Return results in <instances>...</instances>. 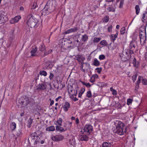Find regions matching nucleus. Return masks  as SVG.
Returning <instances> with one entry per match:
<instances>
[{
    "label": "nucleus",
    "mask_w": 147,
    "mask_h": 147,
    "mask_svg": "<svg viewBox=\"0 0 147 147\" xmlns=\"http://www.w3.org/2000/svg\"><path fill=\"white\" fill-rule=\"evenodd\" d=\"M133 66L136 68H138L139 67L140 65V63L138 61H137V60L135 58H134L133 61Z\"/></svg>",
    "instance_id": "5701e85b"
},
{
    "label": "nucleus",
    "mask_w": 147,
    "mask_h": 147,
    "mask_svg": "<svg viewBox=\"0 0 147 147\" xmlns=\"http://www.w3.org/2000/svg\"><path fill=\"white\" fill-rule=\"evenodd\" d=\"M33 122V119L30 117L28 121V123L27 124V127L30 128L32 126V124Z\"/></svg>",
    "instance_id": "c85d7f7f"
},
{
    "label": "nucleus",
    "mask_w": 147,
    "mask_h": 147,
    "mask_svg": "<svg viewBox=\"0 0 147 147\" xmlns=\"http://www.w3.org/2000/svg\"><path fill=\"white\" fill-rule=\"evenodd\" d=\"M116 33L115 34H111L109 36L111 41H113V42L115 40L116 38H117L118 36V31L116 30Z\"/></svg>",
    "instance_id": "aec40b11"
},
{
    "label": "nucleus",
    "mask_w": 147,
    "mask_h": 147,
    "mask_svg": "<svg viewBox=\"0 0 147 147\" xmlns=\"http://www.w3.org/2000/svg\"><path fill=\"white\" fill-rule=\"evenodd\" d=\"M78 139L80 141H87L89 140V137L85 134L80 135L78 136Z\"/></svg>",
    "instance_id": "ddd939ff"
},
{
    "label": "nucleus",
    "mask_w": 147,
    "mask_h": 147,
    "mask_svg": "<svg viewBox=\"0 0 147 147\" xmlns=\"http://www.w3.org/2000/svg\"><path fill=\"white\" fill-rule=\"evenodd\" d=\"M41 133L39 131H37L36 132L31 134L28 138V140H30L32 142L34 143V145H36L40 141L41 138Z\"/></svg>",
    "instance_id": "f03ea898"
},
{
    "label": "nucleus",
    "mask_w": 147,
    "mask_h": 147,
    "mask_svg": "<svg viewBox=\"0 0 147 147\" xmlns=\"http://www.w3.org/2000/svg\"><path fill=\"white\" fill-rule=\"evenodd\" d=\"M63 138V136L61 135H57L51 137L52 140L56 142L61 141Z\"/></svg>",
    "instance_id": "9b49d317"
},
{
    "label": "nucleus",
    "mask_w": 147,
    "mask_h": 147,
    "mask_svg": "<svg viewBox=\"0 0 147 147\" xmlns=\"http://www.w3.org/2000/svg\"><path fill=\"white\" fill-rule=\"evenodd\" d=\"M26 20L27 24L30 28H36L38 26V20L37 19L33 18L32 14L29 15L27 17Z\"/></svg>",
    "instance_id": "7ed1b4c3"
},
{
    "label": "nucleus",
    "mask_w": 147,
    "mask_h": 147,
    "mask_svg": "<svg viewBox=\"0 0 147 147\" xmlns=\"http://www.w3.org/2000/svg\"><path fill=\"white\" fill-rule=\"evenodd\" d=\"M75 121L76 124L77 125H78L79 123V121L78 118H76V119H75Z\"/></svg>",
    "instance_id": "680f3d73"
},
{
    "label": "nucleus",
    "mask_w": 147,
    "mask_h": 147,
    "mask_svg": "<svg viewBox=\"0 0 147 147\" xmlns=\"http://www.w3.org/2000/svg\"><path fill=\"white\" fill-rule=\"evenodd\" d=\"M111 142H104L102 144V147H110L111 146Z\"/></svg>",
    "instance_id": "7c9ffc66"
},
{
    "label": "nucleus",
    "mask_w": 147,
    "mask_h": 147,
    "mask_svg": "<svg viewBox=\"0 0 147 147\" xmlns=\"http://www.w3.org/2000/svg\"><path fill=\"white\" fill-rule=\"evenodd\" d=\"M62 98V97L61 96H59L58 97L56 98L55 99V101L57 102L59 100L60 98Z\"/></svg>",
    "instance_id": "69168bd1"
},
{
    "label": "nucleus",
    "mask_w": 147,
    "mask_h": 147,
    "mask_svg": "<svg viewBox=\"0 0 147 147\" xmlns=\"http://www.w3.org/2000/svg\"><path fill=\"white\" fill-rule=\"evenodd\" d=\"M75 59L77 60L79 62L83 61L85 59L82 55H79L76 56Z\"/></svg>",
    "instance_id": "4be33fe9"
},
{
    "label": "nucleus",
    "mask_w": 147,
    "mask_h": 147,
    "mask_svg": "<svg viewBox=\"0 0 147 147\" xmlns=\"http://www.w3.org/2000/svg\"><path fill=\"white\" fill-rule=\"evenodd\" d=\"M142 16V21L144 23L147 24V11H145L143 13Z\"/></svg>",
    "instance_id": "412c9836"
},
{
    "label": "nucleus",
    "mask_w": 147,
    "mask_h": 147,
    "mask_svg": "<svg viewBox=\"0 0 147 147\" xmlns=\"http://www.w3.org/2000/svg\"><path fill=\"white\" fill-rule=\"evenodd\" d=\"M141 82L142 83V85L144 86L147 85V80L146 79L144 78L142 76H139L138 78V80L135 83L136 88H138Z\"/></svg>",
    "instance_id": "39448f33"
},
{
    "label": "nucleus",
    "mask_w": 147,
    "mask_h": 147,
    "mask_svg": "<svg viewBox=\"0 0 147 147\" xmlns=\"http://www.w3.org/2000/svg\"><path fill=\"white\" fill-rule=\"evenodd\" d=\"M70 107V105L69 102H66L63 105V109L65 112L67 111Z\"/></svg>",
    "instance_id": "6ab92c4d"
},
{
    "label": "nucleus",
    "mask_w": 147,
    "mask_h": 147,
    "mask_svg": "<svg viewBox=\"0 0 147 147\" xmlns=\"http://www.w3.org/2000/svg\"><path fill=\"white\" fill-rule=\"evenodd\" d=\"M137 76V74H135L133 76L132 80L134 82H135Z\"/></svg>",
    "instance_id": "864d4df0"
},
{
    "label": "nucleus",
    "mask_w": 147,
    "mask_h": 147,
    "mask_svg": "<svg viewBox=\"0 0 147 147\" xmlns=\"http://www.w3.org/2000/svg\"><path fill=\"white\" fill-rule=\"evenodd\" d=\"M16 135L18 136H21L22 135V133L20 130H18L16 133Z\"/></svg>",
    "instance_id": "37998d69"
},
{
    "label": "nucleus",
    "mask_w": 147,
    "mask_h": 147,
    "mask_svg": "<svg viewBox=\"0 0 147 147\" xmlns=\"http://www.w3.org/2000/svg\"><path fill=\"white\" fill-rule=\"evenodd\" d=\"M37 87H38L37 89H39L40 90H43L46 89L47 86L46 84L41 83L38 84Z\"/></svg>",
    "instance_id": "f3484780"
},
{
    "label": "nucleus",
    "mask_w": 147,
    "mask_h": 147,
    "mask_svg": "<svg viewBox=\"0 0 147 147\" xmlns=\"http://www.w3.org/2000/svg\"><path fill=\"white\" fill-rule=\"evenodd\" d=\"M110 90L112 92V94L113 95H116L117 94V91L115 89H114L112 87H111L110 88Z\"/></svg>",
    "instance_id": "a19ab883"
},
{
    "label": "nucleus",
    "mask_w": 147,
    "mask_h": 147,
    "mask_svg": "<svg viewBox=\"0 0 147 147\" xmlns=\"http://www.w3.org/2000/svg\"><path fill=\"white\" fill-rule=\"evenodd\" d=\"M139 35H146V32L144 31H139Z\"/></svg>",
    "instance_id": "6e6d98bb"
},
{
    "label": "nucleus",
    "mask_w": 147,
    "mask_h": 147,
    "mask_svg": "<svg viewBox=\"0 0 147 147\" xmlns=\"http://www.w3.org/2000/svg\"><path fill=\"white\" fill-rule=\"evenodd\" d=\"M55 128L54 126H51L47 127L46 129V131H54L55 130Z\"/></svg>",
    "instance_id": "72a5a7b5"
},
{
    "label": "nucleus",
    "mask_w": 147,
    "mask_h": 147,
    "mask_svg": "<svg viewBox=\"0 0 147 147\" xmlns=\"http://www.w3.org/2000/svg\"><path fill=\"white\" fill-rule=\"evenodd\" d=\"M130 51L128 50H125L123 51L122 53L120 55L121 57V60L124 61H125L129 60L131 57Z\"/></svg>",
    "instance_id": "20e7f679"
},
{
    "label": "nucleus",
    "mask_w": 147,
    "mask_h": 147,
    "mask_svg": "<svg viewBox=\"0 0 147 147\" xmlns=\"http://www.w3.org/2000/svg\"><path fill=\"white\" fill-rule=\"evenodd\" d=\"M85 90V88H82L80 90L78 94V97L79 98H81L82 94L84 92Z\"/></svg>",
    "instance_id": "473e14b6"
},
{
    "label": "nucleus",
    "mask_w": 147,
    "mask_h": 147,
    "mask_svg": "<svg viewBox=\"0 0 147 147\" xmlns=\"http://www.w3.org/2000/svg\"><path fill=\"white\" fill-rule=\"evenodd\" d=\"M93 63V65L96 66H98L100 64V62L96 58L94 59Z\"/></svg>",
    "instance_id": "2f4dec72"
},
{
    "label": "nucleus",
    "mask_w": 147,
    "mask_h": 147,
    "mask_svg": "<svg viewBox=\"0 0 147 147\" xmlns=\"http://www.w3.org/2000/svg\"><path fill=\"white\" fill-rule=\"evenodd\" d=\"M71 29L68 30H67L65 32V33L66 34H69L71 32Z\"/></svg>",
    "instance_id": "0e129e2a"
},
{
    "label": "nucleus",
    "mask_w": 147,
    "mask_h": 147,
    "mask_svg": "<svg viewBox=\"0 0 147 147\" xmlns=\"http://www.w3.org/2000/svg\"><path fill=\"white\" fill-rule=\"evenodd\" d=\"M124 3V1L122 0L121 1L120 3L119 7L120 8H121L122 7Z\"/></svg>",
    "instance_id": "13d9d810"
},
{
    "label": "nucleus",
    "mask_w": 147,
    "mask_h": 147,
    "mask_svg": "<svg viewBox=\"0 0 147 147\" xmlns=\"http://www.w3.org/2000/svg\"><path fill=\"white\" fill-rule=\"evenodd\" d=\"M30 102L28 97L25 96L22 97L19 101V103L22 105V107H25L28 105Z\"/></svg>",
    "instance_id": "0eeeda50"
},
{
    "label": "nucleus",
    "mask_w": 147,
    "mask_h": 147,
    "mask_svg": "<svg viewBox=\"0 0 147 147\" xmlns=\"http://www.w3.org/2000/svg\"><path fill=\"white\" fill-rule=\"evenodd\" d=\"M99 59L100 60H103L105 59V56L104 55H99Z\"/></svg>",
    "instance_id": "49530a36"
},
{
    "label": "nucleus",
    "mask_w": 147,
    "mask_h": 147,
    "mask_svg": "<svg viewBox=\"0 0 147 147\" xmlns=\"http://www.w3.org/2000/svg\"><path fill=\"white\" fill-rule=\"evenodd\" d=\"M86 96L88 98H90L92 96V94L90 90L88 91L86 94Z\"/></svg>",
    "instance_id": "3c124183"
},
{
    "label": "nucleus",
    "mask_w": 147,
    "mask_h": 147,
    "mask_svg": "<svg viewBox=\"0 0 147 147\" xmlns=\"http://www.w3.org/2000/svg\"><path fill=\"white\" fill-rule=\"evenodd\" d=\"M125 28L124 27L122 28L120 31L121 34L122 35L124 34L125 33Z\"/></svg>",
    "instance_id": "09e8293b"
},
{
    "label": "nucleus",
    "mask_w": 147,
    "mask_h": 147,
    "mask_svg": "<svg viewBox=\"0 0 147 147\" xmlns=\"http://www.w3.org/2000/svg\"><path fill=\"white\" fill-rule=\"evenodd\" d=\"M95 69L97 70L96 71L98 73L100 74L102 71V68L101 67L99 68L97 67Z\"/></svg>",
    "instance_id": "603ef678"
},
{
    "label": "nucleus",
    "mask_w": 147,
    "mask_h": 147,
    "mask_svg": "<svg viewBox=\"0 0 147 147\" xmlns=\"http://www.w3.org/2000/svg\"><path fill=\"white\" fill-rule=\"evenodd\" d=\"M21 18V17L20 16H16L14 18L11 19L10 22L11 24H14L18 22Z\"/></svg>",
    "instance_id": "2eb2a0df"
},
{
    "label": "nucleus",
    "mask_w": 147,
    "mask_h": 147,
    "mask_svg": "<svg viewBox=\"0 0 147 147\" xmlns=\"http://www.w3.org/2000/svg\"><path fill=\"white\" fill-rule=\"evenodd\" d=\"M98 76L97 74H94L91 78L90 81L91 83H93L95 81V79L97 78Z\"/></svg>",
    "instance_id": "a878e982"
},
{
    "label": "nucleus",
    "mask_w": 147,
    "mask_h": 147,
    "mask_svg": "<svg viewBox=\"0 0 147 147\" xmlns=\"http://www.w3.org/2000/svg\"><path fill=\"white\" fill-rule=\"evenodd\" d=\"M109 16H106L103 18L102 20L103 22L107 23L109 21Z\"/></svg>",
    "instance_id": "e433bc0d"
},
{
    "label": "nucleus",
    "mask_w": 147,
    "mask_h": 147,
    "mask_svg": "<svg viewBox=\"0 0 147 147\" xmlns=\"http://www.w3.org/2000/svg\"><path fill=\"white\" fill-rule=\"evenodd\" d=\"M39 49L40 51L44 53L46 51V48L44 44H42L39 46Z\"/></svg>",
    "instance_id": "bb28decb"
},
{
    "label": "nucleus",
    "mask_w": 147,
    "mask_h": 147,
    "mask_svg": "<svg viewBox=\"0 0 147 147\" xmlns=\"http://www.w3.org/2000/svg\"><path fill=\"white\" fill-rule=\"evenodd\" d=\"M61 126L57 125L56 127V130L60 132H62L65 131L66 130H65L63 127Z\"/></svg>",
    "instance_id": "393cba45"
},
{
    "label": "nucleus",
    "mask_w": 147,
    "mask_h": 147,
    "mask_svg": "<svg viewBox=\"0 0 147 147\" xmlns=\"http://www.w3.org/2000/svg\"><path fill=\"white\" fill-rule=\"evenodd\" d=\"M135 9L136 14L138 15L139 14L140 11L139 6L138 5H136L135 7Z\"/></svg>",
    "instance_id": "f704fd0d"
},
{
    "label": "nucleus",
    "mask_w": 147,
    "mask_h": 147,
    "mask_svg": "<svg viewBox=\"0 0 147 147\" xmlns=\"http://www.w3.org/2000/svg\"><path fill=\"white\" fill-rule=\"evenodd\" d=\"M101 40L100 38L94 37L93 40V42L94 43H98Z\"/></svg>",
    "instance_id": "79ce46f5"
},
{
    "label": "nucleus",
    "mask_w": 147,
    "mask_h": 147,
    "mask_svg": "<svg viewBox=\"0 0 147 147\" xmlns=\"http://www.w3.org/2000/svg\"><path fill=\"white\" fill-rule=\"evenodd\" d=\"M71 32H74L78 30V28H77L75 27L74 28L71 29Z\"/></svg>",
    "instance_id": "bf43d9fd"
},
{
    "label": "nucleus",
    "mask_w": 147,
    "mask_h": 147,
    "mask_svg": "<svg viewBox=\"0 0 147 147\" xmlns=\"http://www.w3.org/2000/svg\"><path fill=\"white\" fill-rule=\"evenodd\" d=\"M52 51V50L50 49L47 52L45 51L44 52V57L46 55H47L51 53Z\"/></svg>",
    "instance_id": "a18cd8bd"
},
{
    "label": "nucleus",
    "mask_w": 147,
    "mask_h": 147,
    "mask_svg": "<svg viewBox=\"0 0 147 147\" xmlns=\"http://www.w3.org/2000/svg\"><path fill=\"white\" fill-rule=\"evenodd\" d=\"M136 45V42L134 40H132L130 42L129 47V50L130 51L131 54L134 53V51L135 50Z\"/></svg>",
    "instance_id": "9d476101"
},
{
    "label": "nucleus",
    "mask_w": 147,
    "mask_h": 147,
    "mask_svg": "<svg viewBox=\"0 0 147 147\" xmlns=\"http://www.w3.org/2000/svg\"><path fill=\"white\" fill-rule=\"evenodd\" d=\"M79 88V87L77 85L76 87L75 88V89L74 90L73 89V86H71V88H69L68 89L69 97L70 96H76L77 94V90Z\"/></svg>",
    "instance_id": "1a4fd4ad"
},
{
    "label": "nucleus",
    "mask_w": 147,
    "mask_h": 147,
    "mask_svg": "<svg viewBox=\"0 0 147 147\" xmlns=\"http://www.w3.org/2000/svg\"><path fill=\"white\" fill-rule=\"evenodd\" d=\"M72 123V122H70L69 121H67L64 123L63 126L65 127L66 130L71 128Z\"/></svg>",
    "instance_id": "dca6fc26"
},
{
    "label": "nucleus",
    "mask_w": 147,
    "mask_h": 147,
    "mask_svg": "<svg viewBox=\"0 0 147 147\" xmlns=\"http://www.w3.org/2000/svg\"><path fill=\"white\" fill-rule=\"evenodd\" d=\"M39 74L41 76H46L47 75V73L46 71L44 70L40 71H39Z\"/></svg>",
    "instance_id": "58836bf2"
},
{
    "label": "nucleus",
    "mask_w": 147,
    "mask_h": 147,
    "mask_svg": "<svg viewBox=\"0 0 147 147\" xmlns=\"http://www.w3.org/2000/svg\"><path fill=\"white\" fill-rule=\"evenodd\" d=\"M90 66V64L88 63L83 62L82 63L81 65V68L82 71L85 72L86 70H87L89 69Z\"/></svg>",
    "instance_id": "f8f14e48"
},
{
    "label": "nucleus",
    "mask_w": 147,
    "mask_h": 147,
    "mask_svg": "<svg viewBox=\"0 0 147 147\" xmlns=\"http://www.w3.org/2000/svg\"><path fill=\"white\" fill-rule=\"evenodd\" d=\"M100 44L102 45L106 46L108 44L106 40H103L100 42Z\"/></svg>",
    "instance_id": "ea45409f"
},
{
    "label": "nucleus",
    "mask_w": 147,
    "mask_h": 147,
    "mask_svg": "<svg viewBox=\"0 0 147 147\" xmlns=\"http://www.w3.org/2000/svg\"><path fill=\"white\" fill-rule=\"evenodd\" d=\"M54 76L53 74L51 72H50V75L49 76V78L50 80H52L53 79Z\"/></svg>",
    "instance_id": "5fc2aeb1"
},
{
    "label": "nucleus",
    "mask_w": 147,
    "mask_h": 147,
    "mask_svg": "<svg viewBox=\"0 0 147 147\" xmlns=\"http://www.w3.org/2000/svg\"><path fill=\"white\" fill-rule=\"evenodd\" d=\"M86 87H90L91 86V85L90 84V83H86L85 85Z\"/></svg>",
    "instance_id": "e2e57ef3"
},
{
    "label": "nucleus",
    "mask_w": 147,
    "mask_h": 147,
    "mask_svg": "<svg viewBox=\"0 0 147 147\" xmlns=\"http://www.w3.org/2000/svg\"><path fill=\"white\" fill-rule=\"evenodd\" d=\"M139 37L140 38V41L141 44L144 45V44L145 43L146 40V35H142L141 36V35H139Z\"/></svg>",
    "instance_id": "a211bd4d"
},
{
    "label": "nucleus",
    "mask_w": 147,
    "mask_h": 147,
    "mask_svg": "<svg viewBox=\"0 0 147 147\" xmlns=\"http://www.w3.org/2000/svg\"><path fill=\"white\" fill-rule=\"evenodd\" d=\"M79 81L80 82H81L82 83V84H83V85H85L86 83H85L84 82L82 81H81V80H80Z\"/></svg>",
    "instance_id": "774afa93"
},
{
    "label": "nucleus",
    "mask_w": 147,
    "mask_h": 147,
    "mask_svg": "<svg viewBox=\"0 0 147 147\" xmlns=\"http://www.w3.org/2000/svg\"><path fill=\"white\" fill-rule=\"evenodd\" d=\"M74 96H70V98L73 100L74 101H76L78 100V98H77L76 97H74Z\"/></svg>",
    "instance_id": "8fccbe9b"
},
{
    "label": "nucleus",
    "mask_w": 147,
    "mask_h": 147,
    "mask_svg": "<svg viewBox=\"0 0 147 147\" xmlns=\"http://www.w3.org/2000/svg\"><path fill=\"white\" fill-rule=\"evenodd\" d=\"M107 9L109 12H114L115 11V8L112 6H109Z\"/></svg>",
    "instance_id": "4c0bfd02"
},
{
    "label": "nucleus",
    "mask_w": 147,
    "mask_h": 147,
    "mask_svg": "<svg viewBox=\"0 0 147 147\" xmlns=\"http://www.w3.org/2000/svg\"><path fill=\"white\" fill-rule=\"evenodd\" d=\"M16 128V124L14 122H12L10 125V130L13 131Z\"/></svg>",
    "instance_id": "cd10ccee"
},
{
    "label": "nucleus",
    "mask_w": 147,
    "mask_h": 147,
    "mask_svg": "<svg viewBox=\"0 0 147 147\" xmlns=\"http://www.w3.org/2000/svg\"><path fill=\"white\" fill-rule=\"evenodd\" d=\"M112 28L113 27L112 25L108 27L107 30L108 32H110L112 31Z\"/></svg>",
    "instance_id": "4d7b16f0"
},
{
    "label": "nucleus",
    "mask_w": 147,
    "mask_h": 147,
    "mask_svg": "<svg viewBox=\"0 0 147 147\" xmlns=\"http://www.w3.org/2000/svg\"><path fill=\"white\" fill-rule=\"evenodd\" d=\"M53 11L51 7H50V5H48V3L47 2L42 11V14L45 16L51 13Z\"/></svg>",
    "instance_id": "423d86ee"
},
{
    "label": "nucleus",
    "mask_w": 147,
    "mask_h": 147,
    "mask_svg": "<svg viewBox=\"0 0 147 147\" xmlns=\"http://www.w3.org/2000/svg\"><path fill=\"white\" fill-rule=\"evenodd\" d=\"M88 39V36L86 34H84L82 36L81 39L84 42L86 41Z\"/></svg>",
    "instance_id": "c9c22d12"
},
{
    "label": "nucleus",
    "mask_w": 147,
    "mask_h": 147,
    "mask_svg": "<svg viewBox=\"0 0 147 147\" xmlns=\"http://www.w3.org/2000/svg\"><path fill=\"white\" fill-rule=\"evenodd\" d=\"M114 125L116 127L114 131L115 133L119 135H122L127 134V129L124 128V124L120 121L116 120L114 123Z\"/></svg>",
    "instance_id": "f257e3e1"
},
{
    "label": "nucleus",
    "mask_w": 147,
    "mask_h": 147,
    "mask_svg": "<svg viewBox=\"0 0 147 147\" xmlns=\"http://www.w3.org/2000/svg\"><path fill=\"white\" fill-rule=\"evenodd\" d=\"M133 101V99L131 98H128L127 100V104L128 105H129L131 104Z\"/></svg>",
    "instance_id": "de8ad7c7"
},
{
    "label": "nucleus",
    "mask_w": 147,
    "mask_h": 147,
    "mask_svg": "<svg viewBox=\"0 0 147 147\" xmlns=\"http://www.w3.org/2000/svg\"><path fill=\"white\" fill-rule=\"evenodd\" d=\"M84 130L85 134L89 135L93 130V127L90 124H86L84 126Z\"/></svg>",
    "instance_id": "6e6552de"
},
{
    "label": "nucleus",
    "mask_w": 147,
    "mask_h": 147,
    "mask_svg": "<svg viewBox=\"0 0 147 147\" xmlns=\"http://www.w3.org/2000/svg\"><path fill=\"white\" fill-rule=\"evenodd\" d=\"M147 26V24L145 23V24H143L140 27L139 29V31L146 32V28Z\"/></svg>",
    "instance_id": "c756f323"
},
{
    "label": "nucleus",
    "mask_w": 147,
    "mask_h": 147,
    "mask_svg": "<svg viewBox=\"0 0 147 147\" xmlns=\"http://www.w3.org/2000/svg\"><path fill=\"white\" fill-rule=\"evenodd\" d=\"M37 50V48L36 46L32 47L30 51L31 56L32 57L37 56L36 53Z\"/></svg>",
    "instance_id": "4468645a"
},
{
    "label": "nucleus",
    "mask_w": 147,
    "mask_h": 147,
    "mask_svg": "<svg viewBox=\"0 0 147 147\" xmlns=\"http://www.w3.org/2000/svg\"><path fill=\"white\" fill-rule=\"evenodd\" d=\"M49 101L51 102L50 103V106L54 104V100H52V98H50L49 99Z\"/></svg>",
    "instance_id": "052dcab7"
},
{
    "label": "nucleus",
    "mask_w": 147,
    "mask_h": 147,
    "mask_svg": "<svg viewBox=\"0 0 147 147\" xmlns=\"http://www.w3.org/2000/svg\"><path fill=\"white\" fill-rule=\"evenodd\" d=\"M38 7V5H37V3L36 2H34L31 6V9H34L36 8L37 7Z\"/></svg>",
    "instance_id": "c03bdc74"
},
{
    "label": "nucleus",
    "mask_w": 147,
    "mask_h": 147,
    "mask_svg": "<svg viewBox=\"0 0 147 147\" xmlns=\"http://www.w3.org/2000/svg\"><path fill=\"white\" fill-rule=\"evenodd\" d=\"M63 121V119L61 118H59L57 119V121H55V124L56 125H58V126H61L62 125V123Z\"/></svg>",
    "instance_id": "b1692460"
},
{
    "label": "nucleus",
    "mask_w": 147,
    "mask_h": 147,
    "mask_svg": "<svg viewBox=\"0 0 147 147\" xmlns=\"http://www.w3.org/2000/svg\"><path fill=\"white\" fill-rule=\"evenodd\" d=\"M20 11H24V9L23 6H21L20 8Z\"/></svg>",
    "instance_id": "338daca9"
}]
</instances>
